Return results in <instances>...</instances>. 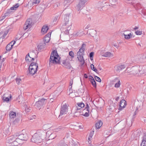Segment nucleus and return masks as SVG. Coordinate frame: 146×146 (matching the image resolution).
Here are the masks:
<instances>
[{"label":"nucleus","mask_w":146,"mask_h":146,"mask_svg":"<svg viewBox=\"0 0 146 146\" xmlns=\"http://www.w3.org/2000/svg\"><path fill=\"white\" fill-rule=\"evenodd\" d=\"M44 133L42 130L38 131L33 136L31 140L33 142L35 143H40L43 140V135Z\"/></svg>","instance_id":"1"},{"label":"nucleus","mask_w":146,"mask_h":146,"mask_svg":"<svg viewBox=\"0 0 146 146\" xmlns=\"http://www.w3.org/2000/svg\"><path fill=\"white\" fill-rule=\"evenodd\" d=\"M60 57L56 51H53L51 53L49 61L53 64H58L60 62Z\"/></svg>","instance_id":"2"},{"label":"nucleus","mask_w":146,"mask_h":146,"mask_svg":"<svg viewBox=\"0 0 146 146\" xmlns=\"http://www.w3.org/2000/svg\"><path fill=\"white\" fill-rule=\"evenodd\" d=\"M38 66L36 62H32L29 66V72L31 74L33 75L37 71Z\"/></svg>","instance_id":"3"},{"label":"nucleus","mask_w":146,"mask_h":146,"mask_svg":"<svg viewBox=\"0 0 146 146\" xmlns=\"http://www.w3.org/2000/svg\"><path fill=\"white\" fill-rule=\"evenodd\" d=\"M69 106L68 104H62L60 109V113L59 116L66 114L68 111Z\"/></svg>","instance_id":"4"},{"label":"nucleus","mask_w":146,"mask_h":146,"mask_svg":"<svg viewBox=\"0 0 146 146\" xmlns=\"http://www.w3.org/2000/svg\"><path fill=\"white\" fill-rule=\"evenodd\" d=\"M2 99L4 102L8 103L11 100V95L9 92L6 93L3 95Z\"/></svg>","instance_id":"5"},{"label":"nucleus","mask_w":146,"mask_h":146,"mask_svg":"<svg viewBox=\"0 0 146 146\" xmlns=\"http://www.w3.org/2000/svg\"><path fill=\"white\" fill-rule=\"evenodd\" d=\"M127 72L131 74L135 75L138 73V67H133L131 68L127 69Z\"/></svg>","instance_id":"6"},{"label":"nucleus","mask_w":146,"mask_h":146,"mask_svg":"<svg viewBox=\"0 0 146 146\" xmlns=\"http://www.w3.org/2000/svg\"><path fill=\"white\" fill-rule=\"evenodd\" d=\"M35 58V54L33 52H31L26 55V60L28 62H32L34 60Z\"/></svg>","instance_id":"7"},{"label":"nucleus","mask_w":146,"mask_h":146,"mask_svg":"<svg viewBox=\"0 0 146 146\" xmlns=\"http://www.w3.org/2000/svg\"><path fill=\"white\" fill-rule=\"evenodd\" d=\"M18 138L21 141L26 140L28 138V136L25 130H23L22 131V133L19 135H17Z\"/></svg>","instance_id":"8"},{"label":"nucleus","mask_w":146,"mask_h":146,"mask_svg":"<svg viewBox=\"0 0 146 146\" xmlns=\"http://www.w3.org/2000/svg\"><path fill=\"white\" fill-rule=\"evenodd\" d=\"M32 20L31 18L27 20L24 27L25 30L30 28L31 27L32 25Z\"/></svg>","instance_id":"9"},{"label":"nucleus","mask_w":146,"mask_h":146,"mask_svg":"<svg viewBox=\"0 0 146 146\" xmlns=\"http://www.w3.org/2000/svg\"><path fill=\"white\" fill-rule=\"evenodd\" d=\"M69 57H68L65 60L63 61L62 64L66 68H70L71 67V65L70 62L71 60Z\"/></svg>","instance_id":"10"},{"label":"nucleus","mask_w":146,"mask_h":146,"mask_svg":"<svg viewBox=\"0 0 146 146\" xmlns=\"http://www.w3.org/2000/svg\"><path fill=\"white\" fill-rule=\"evenodd\" d=\"M17 137V134L9 136L7 139L8 143H13Z\"/></svg>","instance_id":"11"},{"label":"nucleus","mask_w":146,"mask_h":146,"mask_svg":"<svg viewBox=\"0 0 146 146\" xmlns=\"http://www.w3.org/2000/svg\"><path fill=\"white\" fill-rule=\"evenodd\" d=\"M15 41H12L7 45L6 47V50L7 51H10L12 48L13 46L15 43Z\"/></svg>","instance_id":"12"},{"label":"nucleus","mask_w":146,"mask_h":146,"mask_svg":"<svg viewBox=\"0 0 146 146\" xmlns=\"http://www.w3.org/2000/svg\"><path fill=\"white\" fill-rule=\"evenodd\" d=\"M67 2V1L64 0H62L59 1L58 2L56 3L55 7H59L62 5H65V4Z\"/></svg>","instance_id":"13"},{"label":"nucleus","mask_w":146,"mask_h":146,"mask_svg":"<svg viewBox=\"0 0 146 146\" xmlns=\"http://www.w3.org/2000/svg\"><path fill=\"white\" fill-rule=\"evenodd\" d=\"M77 58L80 62L81 65H83L84 63V60L83 58V55L77 54Z\"/></svg>","instance_id":"14"},{"label":"nucleus","mask_w":146,"mask_h":146,"mask_svg":"<svg viewBox=\"0 0 146 146\" xmlns=\"http://www.w3.org/2000/svg\"><path fill=\"white\" fill-rule=\"evenodd\" d=\"M51 35V33H49L46 35L44 39V41L45 43H48L49 42L50 39Z\"/></svg>","instance_id":"15"},{"label":"nucleus","mask_w":146,"mask_h":146,"mask_svg":"<svg viewBox=\"0 0 146 146\" xmlns=\"http://www.w3.org/2000/svg\"><path fill=\"white\" fill-rule=\"evenodd\" d=\"M124 38L126 39H130L132 37V34L130 33H127V31H125L123 33Z\"/></svg>","instance_id":"16"},{"label":"nucleus","mask_w":146,"mask_h":146,"mask_svg":"<svg viewBox=\"0 0 146 146\" xmlns=\"http://www.w3.org/2000/svg\"><path fill=\"white\" fill-rule=\"evenodd\" d=\"M127 105L126 101L124 100H122L120 101V110H122L123 108H125Z\"/></svg>","instance_id":"17"},{"label":"nucleus","mask_w":146,"mask_h":146,"mask_svg":"<svg viewBox=\"0 0 146 146\" xmlns=\"http://www.w3.org/2000/svg\"><path fill=\"white\" fill-rule=\"evenodd\" d=\"M85 45L83 44L81 48L79 49V51L77 52V54L84 55V51L85 50L84 47Z\"/></svg>","instance_id":"18"},{"label":"nucleus","mask_w":146,"mask_h":146,"mask_svg":"<svg viewBox=\"0 0 146 146\" xmlns=\"http://www.w3.org/2000/svg\"><path fill=\"white\" fill-rule=\"evenodd\" d=\"M21 141L17 137L16 139L13 142V145L15 146H17L21 143Z\"/></svg>","instance_id":"19"},{"label":"nucleus","mask_w":146,"mask_h":146,"mask_svg":"<svg viewBox=\"0 0 146 146\" xmlns=\"http://www.w3.org/2000/svg\"><path fill=\"white\" fill-rule=\"evenodd\" d=\"M125 66L124 65H120L116 67V70L119 72L125 68Z\"/></svg>","instance_id":"20"},{"label":"nucleus","mask_w":146,"mask_h":146,"mask_svg":"<svg viewBox=\"0 0 146 146\" xmlns=\"http://www.w3.org/2000/svg\"><path fill=\"white\" fill-rule=\"evenodd\" d=\"M84 104L82 102L78 103L76 106L77 110H79L81 109V108L84 107Z\"/></svg>","instance_id":"21"},{"label":"nucleus","mask_w":146,"mask_h":146,"mask_svg":"<svg viewBox=\"0 0 146 146\" xmlns=\"http://www.w3.org/2000/svg\"><path fill=\"white\" fill-rule=\"evenodd\" d=\"M48 29V28L47 26L44 25L41 31V33L43 34L46 33L47 32Z\"/></svg>","instance_id":"22"},{"label":"nucleus","mask_w":146,"mask_h":146,"mask_svg":"<svg viewBox=\"0 0 146 146\" xmlns=\"http://www.w3.org/2000/svg\"><path fill=\"white\" fill-rule=\"evenodd\" d=\"M9 115L10 118L13 119L16 117V114L15 112L13 111H11L9 113Z\"/></svg>","instance_id":"23"},{"label":"nucleus","mask_w":146,"mask_h":146,"mask_svg":"<svg viewBox=\"0 0 146 146\" xmlns=\"http://www.w3.org/2000/svg\"><path fill=\"white\" fill-rule=\"evenodd\" d=\"M141 146H146V135L143 136V139L141 143Z\"/></svg>","instance_id":"24"},{"label":"nucleus","mask_w":146,"mask_h":146,"mask_svg":"<svg viewBox=\"0 0 146 146\" xmlns=\"http://www.w3.org/2000/svg\"><path fill=\"white\" fill-rule=\"evenodd\" d=\"M89 112L90 110H86L84 112L83 110L82 115L85 117H88L89 115Z\"/></svg>","instance_id":"25"},{"label":"nucleus","mask_w":146,"mask_h":146,"mask_svg":"<svg viewBox=\"0 0 146 146\" xmlns=\"http://www.w3.org/2000/svg\"><path fill=\"white\" fill-rule=\"evenodd\" d=\"M102 123L101 121H99L96 124V127L97 129H99L102 126Z\"/></svg>","instance_id":"26"},{"label":"nucleus","mask_w":146,"mask_h":146,"mask_svg":"<svg viewBox=\"0 0 146 146\" xmlns=\"http://www.w3.org/2000/svg\"><path fill=\"white\" fill-rule=\"evenodd\" d=\"M46 45V44L45 43H42L41 44H39L38 46V48H39L40 49H43L45 48Z\"/></svg>","instance_id":"27"},{"label":"nucleus","mask_w":146,"mask_h":146,"mask_svg":"<svg viewBox=\"0 0 146 146\" xmlns=\"http://www.w3.org/2000/svg\"><path fill=\"white\" fill-rule=\"evenodd\" d=\"M113 56L111 53L110 52H107L102 55V56L105 57H110Z\"/></svg>","instance_id":"28"},{"label":"nucleus","mask_w":146,"mask_h":146,"mask_svg":"<svg viewBox=\"0 0 146 146\" xmlns=\"http://www.w3.org/2000/svg\"><path fill=\"white\" fill-rule=\"evenodd\" d=\"M40 1V0H32V4L33 5L39 4Z\"/></svg>","instance_id":"29"},{"label":"nucleus","mask_w":146,"mask_h":146,"mask_svg":"<svg viewBox=\"0 0 146 146\" xmlns=\"http://www.w3.org/2000/svg\"><path fill=\"white\" fill-rule=\"evenodd\" d=\"M19 6V3H17L13 7H11V10H15L17 8H18Z\"/></svg>","instance_id":"30"},{"label":"nucleus","mask_w":146,"mask_h":146,"mask_svg":"<svg viewBox=\"0 0 146 146\" xmlns=\"http://www.w3.org/2000/svg\"><path fill=\"white\" fill-rule=\"evenodd\" d=\"M69 55L71 56L70 60H72V59L74 57V54L73 52L72 51H70L69 53Z\"/></svg>","instance_id":"31"},{"label":"nucleus","mask_w":146,"mask_h":146,"mask_svg":"<svg viewBox=\"0 0 146 146\" xmlns=\"http://www.w3.org/2000/svg\"><path fill=\"white\" fill-rule=\"evenodd\" d=\"M44 104L41 101L37 102L36 104V106L37 107H39L40 105L42 106Z\"/></svg>","instance_id":"32"},{"label":"nucleus","mask_w":146,"mask_h":146,"mask_svg":"<svg viewBox=\"0 0 146 146\" xmlns=\"http://www.w3.org/2000/svg\"><path fill=\"white\" fill-rule=\"evenodd\" d=\"M138 69V72H139L140 74H142L146 73V70L143 69L142 68L140 71H139V68Z\"/></svg>","instance_id":"33"},{"label":"nucleus","mask_w":146,"mask_h":146,"mask_svg":"<svg viewBox=\"0 0 146 146\" xmlns=\"http://www.w3.org/2000/svg\"><path fill=\"white\" fill-rule=\"evenodd\" d=\"M90 67L91 69L94 72H96L97 71V69L94 67V65L93 64H91Z\"/></svg>","instance_id":"34"},{"label":"nucleus","mask_w":146,"mask_h":146,"mask_svg":"<svg viewBox=\"0 0 146 146\" xmlns=\"http://www.w3.org/2000/svg\"><path fill=\"white\" fill-rule=\"evenodd\" d=\"M16 81V83L18 85H19L21 83V80L20 78H17Z\"/></svg>","instance_id":"35"},{"label":"nucleus","mask_w":146,"mask_h":146,"mask_svg":"<svg viewBox=\"0 0 146 146\" xmlns=\"http://www.w3.org/2000/svg\"><path fill=\"white\" fill-rule=\"evenodd\" d=\"M92 84L93 86L94 87H96V82L94 80V79L92 81H90Z\"/></svg>","instance_id":"36"},{"label":"nucleus","mask_w":146,"mask_h":146,"mask_svg":"<svg viewBox=\"0 0 146 146\" xmlns=\"http://www.w3.org/2000/svg\"><path fill=\"white\" fill-rule=\"evenodd\" d=\"M120 85V82L119 80L118 82L116 83L115 85V87L116 88H118L119 87Z\"/></svg>","instance_id":"37"},{"label":"nucleus","mask_w":146,"mask_h":146,"mask_svg":"<svg viewBox=\"0 0 146 146\" xmlns=\"http://www.w3.org/2000/svg\"><path fill=\"white\" fill-rule=\"evenodd\" d=\"M135 33L137 35H141L142 34V32L140 30H137L136 31Z\"/></svg>","instance_id":"38"},{"label":"nucleus","mask_w":146,"mask_h":146,"mask_svg":"<svg viewBox=\"0 0 146 146\" xmlns=\"http://www.w3.org/2000/svg\"><path fill=\"white\" fill-rule=\"evenodd\" d=\"M9 32V30H7L5 31L4 33V34L3 35V37L4 38L8 34V33Z\"/></svg>","instance_id":"39"},{"label":"nucleus","mask_w":146,"mask_h":146,"mask_svg":"<svg viewBox=\"0 0 146 146\" xmlns=\"http://www.w3.org/2000/svg\"><path fill=\"white\" fill-rule=\"evenodd\" d=\"M95 78L97 81L98 82H101V80L99 77L96 76L95 77Z\"/></svg>","instance_id":"40"},{"label":"nucleus","mask_w":146,"mask_h":146,"mask_svg":"<svg viewBox=\"0 0 146 146\" xmlns=\"http://www.w3.org/2000/svg\"><path fill=\"white\" fill-rule=\"evenodd\" d=\"M94 53L93 52H91L90 54V57L91 60H92V59H91V58L93 57Z\"/></svg>","instance_id":"41"},{"label":"nucleus","mask_w":146,"mask_h":146,"mask_svg":"<svg viewBox=\"0 0 146 146\" xmlns=\"http://www.w3.org/2000/svg\"><path fill=\"white\" fill-rule=\"evenodd\" d=\"M86 110H90L88 104H87L86 105V108L84 110V112Z\"/></svg>","instance_id":"42"},{"label":"nucleus","mask_w":146,"mask_h":146,"mask_svg":"<svg viewBox=\"0 0 146 146\" xmlns=\"http://www.w3.org/2000/svg\"><path fill=\"white\" fill-rule=\"evenodd\" d=\"M89 79L90 80V81H92L94 80L93 77L92 76H90L89 77Z\"/></svg>","instance_id":"43"},{"label":"nucleus","mask_w":146,"mask_h":146,"mask_svg":"<svg viewBox=\"0 0 146 146\" xmlns=\"http://www.w3.org/2000/svg\"><path fill=\"white\" fill-rule=\"evenodd\" d=\"M84 77L86 78H88L87 74H85L84 75Z\"/></svg>","instance_id":"44"},{"label":"nucleus","mask_w":146,"mask_h":146,"mask_svg":"<svg viewBox=\"0 0 146 146\" xmlns=\"http://www.w3.org/2000/svg\"><path fill=\"white\" fill-rule=\"evenodd\" d=\"M92 138V137L90 136V137H88V140L90 141V139Z\"/></svg>","instance_id":"45"},{"label":"nucleus","mask_w":146,"mask_h":146,"mask_svg":"<svg viewBox=\"0 0 146 146\" xmlns=\"http://www.w3.org/2000/svg\"><path fill=\"white\" fill-rule=\"evenodd\" d=\"M79 127L80 129H82L83 128V127L81 126H79Z\"/></svg>","instance_id":"46"},{"label":"nucleus","mask_w":146,"mask_h":146,"mask_svg":"<svg viewBox=\"0 0 146 146\" xmlns=\"http://www.w3.org/2000/svg\"><path fill=\"white\" fill-rule=\"evenodd\" d=\"M94 32L95 33H96V31H94Z\"/></svg>","instance_id":"47"},{"label":"nucleus","mask_w":146,"mask_h":146,"mask_svg":"<svg viewBox=\"0 0 146 146\" xmlns=\"http://www.w3.org/2000/svg\"><path fill=\"white\" fill-rule=\"evenodd\" d=\"M91 59H92V60L93 59V57L92 58H91Z\"/></svg>","instance_id":"48"}]
</instances>
